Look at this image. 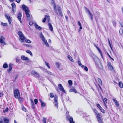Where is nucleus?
<instances>
[{"label":"nucleus","instance_id":"nucleus-62","mask_svg":"<svg viewBox=\"0 0 123 123\" xmlns=\"http://www.w3.org/2000/svg\"><path fill=\"white\" fill-rule=\"evenodd\" d=\"M45 62L47 66L49 65V63H47L46 61Z\"/></svg>","mask_w":123,"mask_h":123},{"label":"nucleus","instance_id":"nucleus-44","mask_svg":"<svg viewBox=\"0 0 123 123\" xmlns=\"http://www.w3.org/2000/svg\"><path fill=\"white\" fill-rule=\"evenodd\" d=\"M108 43H109V46H110V47L111 48V49L112 50V48L111 47V43H110V40H109V39H108Z\"/></svg>","mask_w":123,"mask_h":123},{"label":"nucleus","instance_id":"nucleus-36","mask_svg":"<svg viewBox=\"0 0 123 123\" xmlns=\"http://www.w3.org/2000/svg\"><path fill=\"white\" fill-rule=\"evenodd\" d=\"M44 43L46 46L48 47H49V46L48 43L47 41H45V42H44Z\"/></svg>","mask_w":123,"mask_h":123},{"label":"nucleus","instance_id":"nucleus-9","mask_svg":"<svg viewBox=\"0 0 123 123\" xmlns=\"http://www.w3.org/2000/svg\"><path fill=\"white\" fill-rule=\"evenodd\" d=\"M5 15L6 19L8 20L9 24L11 25V24L12 20L10 16L8 14H5Z\"/></svg>","mask_w":123,"mask_h":123},{"label":"nucleus","instance_id":"nucleus-35","mask_svg":"<svg viewBox=\"0 0 123 123\" xmlns=\"http://www.w3.org/2000/svg\"><path fill=\"white\" fill-rule=\"evenodd\" d=\"M42 121L43 122V123H46V118L45 117H43V118Z\"/></svg>","mask_w":123,"mask_h":123},{"label":"nucleus","instance_id":"nucleus-56","mask_svg":"<svg viewBox=\"0 0 123 123\" xmlns=\"http://www.w3.org/2000/svg\"><path fill=\"white\" fill-rule=\"evenodd\" d=\"M27 42L29 43H31V41L29 40L28 39L27 40Z\"/></svg>","mask_w":123,"mask_h":123},{"label":"nucleus","instance_id":"nucleus-31","mask_svg":"<svg viewBox=\"0 0 123 123\" xmlns=\"http://www.w3.org/2000/svg\"><path fill=\"white\" fill-rule=\"evenodd\" d=\"M1 25L3 26H6L7 25V23H4L2 22L1 23Z\"/></svg>","mask_w":123,"mask_h":123},{"label":"nucleus","instance_id":"nucleus-23","mask_svg":"<svg viewBox=\"0 0 123 123\" xmlns=\"http://www.w3.org/2000/svg\"><path fill=\"white\" fill-rule=\"evenodd\" d=\"M69 91L70 92H74L75 93L77 92V91L74 87H73L72 89H70L69 90Z\"/></svg>","mask_w":123,"mask_h":123},{"label":"nucleus","instance_id":"nucleus-55","mask_svg":"<svg viewBox=\"0 0 123 123\" xmlns=\"http://www.w3.org/2000/svg\"><path fill=\"white\" fill-rule=\"evenodd\" d=\"M31 105H34L33 101L32 100H31Z\"/></svg>","mask_w":123,"mask_h":123},{"label":"nucleus","instance_id":"nucleus-8","mask_svg":"<svg viewBox=\"0 0 123 123\" xmlns=\"http://www.w3.org/2000/svg\"><path fill=\"white\" fill-rule=\"evenodd\" d=\"M97 115V119L99 123H103V122L102 120L101 115L99 113Z\"/></svg>","mask_w":123,"mask_h":123},{"label":"nucleus","instance_id":"nucleus-49","mask_svg":"<svg viewBox=\"0 0 123 123\" xmlns=\"http://www.w3.org/2000/svg\"><path fill=\"white\" fill-rule=\"evenodd\" d=\"M84 117H88L89 115H87L86 113H85L84 114Z\"/></svg>","mask_w":123,"mask_h":123},{"label":"nucleus","instance_id":"nucleus-5","mask_svg":"<svg viewBox=\"0 0 123 123\" xmlns=\"http://www.w3.org/2000/svg\"><path fill=\"white\" fill-rule=\"evenodd\" d=\"M58 97L57 96L55 95L54 96V102H53V103L54 104V105L55 107L57 108H58Z\"/></svg>","mask_w":123,"mask_h":123},{"label":"nucleus","instance_id":"nucleus-39","mask_svg":"<svg viewBox=\"0 0 123 123\" xmlns=\"http://www.w3.org/2000/svg\"><path fill=\"white\" fill-rule=\"evenodd\" d=\"M98 80L100 84H102V82L101 80L99 78H98Z\"/></svg>","mask_w":123,"mask_h":123},{"label":"nucleus","instance_id":"nucleus-7","mask_svg":"<svg viewBox=\"0 0 123 123\" xmlns=\"http://www.w3.org/2000/svg\"><path fill=\"white\" fill-rule=\"evenodd\" d=\"M5 39V38L3 36H1L0 38V43L3 45H6V43L4 41Z\"/></svg>","mask_w":123,"mask_h":123},{"label":"nucleus","instance_id":"nucleus-40","mask_svg":"<svg viewBox=\"0 0 123 123\" xmlns=\"http://www.w3.org/2000/svg\"><path fill=\"white\" fill-rule=\"evenodd\" d=\"M100 95L102 99L103 102H105V101H104V99L103 98V97L101 93H100Z\"/></svg>","mask_w":123,"mask_h":123},{"label":"nucleus","instance_id":"nucleus-63","mask_svg":"<svg viewBox=\"0 0 123 123\" xmlns=\"http://www.w3.org/2000/svg\"><path fill=\"white\" fill-rule=\"evenodd\" d=\"M113 100L114 101V102L116 104V103H117V101L115 99H113Z\"/></svg>","mask_w":123,"mask_h":123},{"label":"nucleus","instance_id":"nucleus-25","mask_svg":"<svg viewBox=\"0 0 123 123\" xmlns=\"http://www.w3.org/2000/svg\"><path fill=\"white\" fill-rule=\"evenodd\" d=\"M118 85L121 88H122L123 87V84L121 82H119Z\"/></svg>","mask_w":123,"mask_h":123},{"label":"nucleus","instance_id":"nucleus-54","mask_svg":"<svg viewBox=\"0 0 123 123\" xmlns=\"http://www.w3.org/2000/svg\"><path fill=\"white\" fill-rule=\"evenodd\" d=\"M78 25L79 26H80L81 25V24L80 21H78Z\"/></svg>","mask_w":123,"mask_h":123},{"label":"nucleus","instance_id":"nucleus-11","mask_svg":"<svg viewBox=\"0 0 123 123\" xmlns=\"http://www.w3.org/2000/svg\"><path fill=\"white\" fill-rule=\"evenodd\" d=\"M31 74L34 75L36 78H37L39 77V75L37 72L34 71H32L31 72Z\"/></svg>","mask_w":123,"mask_h":123},{"label":"nucleus","instance_id":"nucleus-21","mask_svg":"<svg viewBox=\"0 0 123 123\" xmlns=\"http://www.w3.org/2000/svg\"><path fill=\"white\" fill-rule=\"evenodd\" d=\"M47 18H48V19H49V16H47V15H45V18L42 21L43 23H45V22Z\"/></svg>","mask_w":123,"mask_h":123},{"label":"nucleus","instance_id":"nucleus-52","mask_svg":"<svg viewBox=\"0 0 123 123\" xmlns=\"http://www.w3.org/2000/svg\"><path fill=\"white\" fill-rule=\"evenodd\" d=\"M18 99H19V100L21 101H22V100L23 99V98H20V97H19V98H18Z\"/></svg>","mask_w":123,"mask_h":123},{"label":"nucleus","instance_id":"nucleus-6","mask_svg":"<svg viewBox=\"0 0 123 123\" xmlns=\"http://www.w3.org/2000/svg\"><path fill=\"white\" fill-rule=\"evenodd\" d=\"M18 34L21 40L24 41L25 39V37L22 32L20 31H19L18 32Z\"/></svg>","mask_w":123,"mask_h":123},{"label":"nucleus","instance_id":"nucleus-34","mask_svg":"<svg viewBox=\"0 0 123 123\" xmlns=\"http://www.w3.org/2000/svg\"><path fill=\"white\" fill-rule=\"evenodd\" d=\"M50 96L51 98H52L54 97V94L52 93H51L50 94Z\"/></svg>","mask_w":123,"mask_h":123},{"label":"nucleus","instance_id":"nucleus-45","mask_svg":"<svg viewBox=\"0 0 123 123\" xmlns=\"http://www.w3.org/2000/svg\"><path fill=\"white\" fill-rule=\"evenodd\" d=\"M9 109L8 107L6 108L5 110H3V112H7L8 111Z\"/></svg>","mask_w":123,"mask_h":123},{"label":"nucleus","instance_id":"nucleus-53","mask_svg":"<svg viewBox=\"0 0 123 123\" xmlns=\"http://www.w3.org/2000/svg\"><path fill=\"white\" fill-rule=\"evenodd\" d=\"M4 95L3 93L2 92H0V97H2Z\"/></svg>","mask_w":123,"mask_h":123},{"label":"nucleus","instance_id":"nucleus-59","mask_svg":"<svg viewBox=\"0 0 123 123\" xmlns=\"http://www.w3.org/2000/svg\"><path fill=\"white\" fill-rule=\"evenodd\" d=\"M78 64H79V65L80 66V65H81V64H82L80 62V61H78Z\"/></svg>","mask_w":123,"mask_h":123},{"label":"nucleus","instance_id":"nucleus-48","mask_svg":"<svg viewBox=\"0 0 123 123\" xmlns=\"http://www.w3.org/2000/svg\"><path fill=\"white\" fill-rule=\"evenodd\" d=\"M97 107L99 108V109L101 107L100 105L98 104H97Z\"/></svg>","mask_w":123,"mask_h":123},{"label":"nucleus","instance_id":"nucleus-47","mask_svg":"<svg viewBox=\"0 0 123 123\" xmlns=\"http://www.w3.org/2000/svg\"><path fill=\"white\" fill-rule=\"evenodd\" d=\"M34 24V22L33 21H31L29 22V24L30 25H32Z\"/></svg>","mask_w":123,"mask_h":123},{"label":"nucleus","instance_id":"nucleus-16","mask_svg":"<svg viewBox=\"0 0 123 123\" xmlns=\"http://www.w3.org/2000/svg\"><path fill=\"white\" fill-rule=\"evenodd\" d=\"M40 38L42 39V40L44 43L45 42V41H47L45 39V38L43 35L42 32L41 33L40 35Z\"/></svg>","mask_w":123,"mask_h":123},{"label":"nucleus","instance_id":"nucleus-19","mask_svg":"<svg viewBox=\"0 0 123 123\" xmlns=\"http://www.w3.org/2000/svg\"><path fill=\"white\" fill-rule=\"evenodd\" d=\"M9 68L7 69V71L8 72L11 71L12 69V64L11 63L9 64Z\"/></svg>","mask_w":123,"mask_h":123},{"label":"nucleus","instance_id":"nucleus-4","mask_svg":"<svg viewBox=\"0 0 123 123\" xmlns=\"http://www.w3.org/2000/svg\"><path fill=\"white\" fill-rule=\"evenodd\" d=\"M14 94L15 98H18V97H20V93L18 89H15L14 91Z\"/></svg>","mask_w":123,"mask_h":123},{"label":"nucleus","instance_id":"nucleus-13","mask_svg":"<svg viewBox=\"0 0 123 123\" xmlns=\"http://www.w3.org/2000/svg\"><path fill=\"white\" fill-rule=\"evenodd\" d=\"M85 9H86V11H88V14L90 15V16L91 17V19L92 20V21H93V15L91 13V12H90V11L89 10L87 9L86 7H85Z\"/></svg>","mask_w":123,"mask_h":123},{"label":"nucleus","instance_id":"nucleus-17","mask_svg":"<svg viewBox=\"0 0 123 123\" xmlns=\"http://www.w3.org/2000/svg\"><path fill=\"white\" fill-rule=\"evenodd\" d=\"M107 66L108 68L111 70H112L113 69V67L110 62H108L107 64Z\"/></svg>","mask_w":123,"mask_h":123},{"label":"nucleus","instance_id":"nucleus-20","mask_svg":"<svg viewBox=\"0 0 123 123\" xmlns=\"http://www.w3.org/2000/svg\"><path fill=\"white\" fill-rule=\"evenodd\" d=\"M48 25L49 27V29L51 31H53V28L51 24L50 23H49L48 24Z\"/></svg>","mask_w":123,"mask_h":123},{"label":"nucleus","instance_id":"nucleus-14","mask_svg":"<svg viewBox=\"0 0 123 123\" xmlns=\"http://www.w3.org/2000/svg\"><path fill=\"white\" fill-rule=\"evenodd\" d=\"M4 122L3 121H0V123H8L9 122V119L6 117H5L3 119Z\"/></svg>","mask_w":123,"mask_h":123},{"label":"nucleus","instance_id":"nucleus-43","mask_svg":"<svg viewBox=\"0 0 123 123\" xmlns=\"http://www.w3.org/2000/svg\"><path fill=\"white\" fill-rule=\"evenodd\" d=\"M35 103L36 105H37L38 103V100L37 99H35L34 100Z\"/></svg>","mask_w":123,"mask_h":123},{"label":"nucleus","instance_id":"nucleus-15","mask_svg":"<svg viewBox=\"0 0 123 123\" xmlns=\"http://www.w3.org/2000/svg\"><path fill=\"white\" fill-rule=\"evenodd\" d=\"M12 10L13 12H15V9L16 8V6L14 3H13L12 4Z\"/></svg>","mask_w":123,"mask_h":123},{"label":"nucleus","instance_id":"nucleus-3","mask_svg":"<svg viewBox=\"0 0 123 123\" xmlns=\"http://www.w3.org/2000/svg\"><path fill=\"white\" fill-rule=\"evenodd\" d=\"M22 8L24 10L25 12L27 20H30V19L31 17L30 14L29 13V12H30V11L29 8L25 5H22Z\"/></svg>","mask_w":123,"mask_h":123},{"label":"nucleus","instance_id":"nucleus-29","mask_svg":"<svg viewBox=\"0 0 123 123\" xmlns=\"http://www.w3.org/2000/svg\"><path fill=\"white\" fill-rule=\"evenodd\" d=\"M68 82L70 86H71L72 85V81L71 80H69L68 81Z\"/></svg>","mask_w":123,"mask_h":123},{"label":"nucleus","instance_id":"nucleus-58","mask_svg":"<svg viewBox=\"0 0 123 123\" xmlns=\"http://www.w3.org/2000/svg\"><path fill=\"white\" fill-rule=\"evenodd\" d=\"M65 18H66V21H68V17L67 16V15H66L65 16Z\"/></svg>","mask_w":123,"mask_h":123},{"label":"nucleus","instance_id":"nucleus-42","mask_svg":"<svg viewBox=\"0 0 123 123\" xmlns=\"http://www.w3.org/2000/svg\"><path fill=\"white\" fill-rule=\"evenodd\" d=\"M84 69L85 70L87 71L88 70V68L86 66H85L84 67Z\"/></svg>","mask_w":123,"mask_h":123},{"label":"nucleus","instance_id":"nucleus-22","mask_svg":"<svg viewBox=\"0 0 123 123\" xmlns=\"http://www.w3.org/2000/svg\"><path fill=\"white\" fill-rule=\"evenodd\" d=\"M21 59L25 61L28 60V59L27 57H25V56H22L21 57Z\"/></svg>","mask_w":123,"mask_h":123},{"label":"nucleus","instance_id":"nucleus-1","mask_svg":"<svg viewBox=\"0 0 123 123\" xmlns=\"http://www.w3.org/2000/svg\"><path fill=\"white\" fill-rule=\"evenodd\" d=\"M51 3L53 6L55 12L58 15H60L61 17L63 16V15L62 12L61 7L59 5L56 6L54 0H52Z\"/></svg>","mask_w":123,"mask_h":123},{"label":"nucleus","instance_id":"nucleus-37","mask_svg":"<svg viewBox=\"0 0 123 123\" xmlns=\"http://www.w3.org/2000/svg\"><path fill=\"white\" fill-rule=\"evenodd\" d=\"M42 107H44L45 106V104L43 102L41 103Z\"/></svg>","mask_w":123,"mask_h":123},{"label":"nucleus","instance_id":"nucleus-41","mask_svg":"<svg viewBox=\"0 0 123 123\" xmlns=\"http://www.w3.org/2000/svg\"><path fill=\"white\" fill-rule=\"evenodd\" d=\"M56 64L57 67L58 68L60 67V64L58 62H56Z\"/></svg>","mask_w":123,"mask_h":123},{"label":"nucleus","instance_id":"nucleus-38","mask_svg":"<svg viewBox=\"0 0 123 123\" xmlns=\"http://www.w3.org/2000/svg\"><path fill=\"white\" fill-rule=\"evenodd\" d=\"M22 110L23 111L25 112H26V109L23 106H22Z\"/></svg>","mask_w":123,"mask_h":123},{"label":"nucleus","instance_id":"nucleus-2","mask_svg":"<svg viewBox=\"0 0 123 123\" xmlns=\"http://www.w3.org/2000/svg\"><path fill=\"white\" fill-rule=\"evenodd\" d=\"M91 57L94 62L97 68H99V65L101 66V63L99 59L94 54L91 55Z\"/></svg>","mask_w":123,"mask_h":123},{"label":"nucleus","instance_id":"nucleus-30","mask_svg":"<svg viewBox=\"0 0 123 123\" xmlns=\"http://www.w3.org/2000/svg\"><path fill=\"white\" fill-rule=\"evenodd\" d=\"M123 30L122 29H120L119 31V33L120 35H122L123 34Z\"/></svg>","mask_w":123,"mask_h":123},{"label":"nucleus","instance_id":"nucleus-24","mask_svg":"<svg viewBox=\"0 0 123 123\" xmlns=\"http://www.w3.org/2000/svg\"><path fill=\"white\" fill-rule=\"evenodd\" d=\"M68 59L72 62H74V60L72 58V57L69 55H68Z\"/></svg>","mask_w":123,"mask_h":123},{"label":"nucleus","instance_id":"nucleus-27","mask_svg":"<svg viewBox=\"0 0 123 123\" xmlns=\"http://www.w3.org/2000/svg\"><path fill=\"white\" fill-rule=\"evenodd\" d=\"M8 67V65L6 62L5 63L3 66V68H7Z\"/></svg>","mask_w":123,"mask_h":123},{"label":"nucleus","instance_id":"nucleus-33","mask_svg":"<svg viewBox=\"0 0 123 123\" xmlns=\"http://www.w3.org/2000/svg\"><path fill=\"white\" fill-rule=\"evenodd\" d=\"M99 109L103 113H105V111L103 109L102 107L101 108H100Z\"/></svg>","mask_w":123,"mask_h":123},{"label":"nucleus","instance_id":"nucleus-61","mask_svg":"<svg viewBox=\"0 0 123 123\" xmlns=\"http://www.w3.org/2000/svg\"><path fill=\"white\" fill-rule=\"evenodd\" d=\"M100 53V54H101V57L102 58V59H103V54H102V52Z\"/></svg>","mask_w":123,"mask_h":123},{"label":"nucleus","instance_id":"nucleus-51","mask_svg":"<svg viewBox=\"0 0 123 123\" xmlns=\"http://www.w3.org/2000/svg\"><path fill=\"white\" fill-rule=\"evenodd\" d=\"M104 101L105 102V104L107 103V99L106 98H105L104 99Z\"/></svg>","mask_w":123,"mask_h":123},{"label":"nucleus","instance_id":"nucleus-46","mask_svg":"<svg viewBox=\"0 0 123 123\" xmlns=\"http://www.w3.org/2000/svg\"><path fill=\"white\" fill-rule=\"evenodd\" d=\"M94 112L95 113V114H98V113H99L98 112V111L97 110L95 109H94Z\"/></svg>","mask_w":123,"mask_h":123},{"label":"nucleus","instance_id":"nucleus-32","mask_svg":"<svg viewBox=\"0 0 123 123\" xmlns=\"http://www.w3.org/2000/svg\"><path fill=\"white\" fill-rule=\"evenodd\" d=\"M112 23L113 26L115 27H116V22L115 21H113L112 22Z\"/></svg>","mask_w":123,"mask_h":123},{"label":"nucleus","instance_id":"nucleus-57","mask_svg":"<svg viewBox=\"0 0 123 123\" xmlns=\"http://www.w3.org/2000/svg\"><path fill=\"white\" fill-rule=\"evenodd\" d=\"M97 49L100 53L102 52L100 49L99 48H98Z\"/></svg>","mask_w":123,"mask_h":123},{"label":"nucleus","instance_id":"nucleus-28","mask_svg":"<svg viewBox=\"0 0 123 123\" xmlns=\"http://www.w3.org/2000/svg\"><path fill=\"white\" fill-rule=\"evenodd\" d=\"M26 52L27 53L30 54V55L31 56H32L33 55H32V53H31V52L30 50H26Z\"/></svg>","mask_w":123,"mask_h":123},{"label":"nucleus","instance_id":"nucleus-60","mask_svg":"<svg viewBox=\"0 0 123 123\" xmlns=\"http://www.w3.org/2000/svg\"><path fill=\"white\" fill-rule=\"evenodd\" d=\"M93 45L97 49L98 48L97 45L95 43H93Z\"/></svg>","mask_w":123,"mask_h":123},{"label":"nucleus","instance_id":"nucleus-50","mask_svg":"<svg viewBox=\"0 0 123 123\" xmlns=\"http://www.w3.org/2000/svg\"><path fill=\"white\" fill-rule=\"evenodd\" d=\"M46 72L48 74H49L50 75H52V73H51V72H50L49 71H46Z\"/></svg>","mask_w":123,"mask_h":123},{"label":"nucleus","instance_id":"nucleus-64","mask_svg":"<svg viewBox=\"0 0 123 123\" xmlns=\"http://www.w3.org/2000/svg\"><path fill=\"white\" fill-rule=\"evenodd\" d=\"M39 101L41 103H43V101H42V99H39Z\"/></svg>","mask_w":123,"mask_h":123},{"label":"nucleus","instance_id":"nucleus-26","mask_svg":"<svg viewBox=\"0 0 123 123\" xmlns=\"http://www.w3.org/2000/svg\"><path fill=\"white\" fill-rule=\"evenodd\" d=\"M69 121L70 123H75L73 121V119L72 117H70L69 118Z\"/></svg>","mask_w":123,"mask_h":123},{"label":"nucleus","instance_id":"nucleus-10","mask_svg":"<svg viewBox=\"0 0 123 123\" xmlns=\"http://www.w3.org/2000/svg\"><path fill=\"white\" fill-rule=\"evenodd\" d=\"M58 88L60 90L62 91L63 92H64V93H66V92L65 90H64V88L63 87L61 84H59L58 86Z\"/></svg>","mask_w":123,"mask_h":123},{"label":"nucleus","instance_id":"nucleus-12","mask_svg":"<svg viewBox=\"0 0 123 123\" xmlns=\"http://www.w3.org/2000/svg\"><path fill=\"white\" fill-rule=\"evenodd\" d=\"M22 15L21 12H19L17 15V18L21 23H22L21 18Z\"/></svg>","mask_w":123,"mask_h":123},{"label":"nucleus","instance_id":"nucleus-18","mask_svg":"<svg viewBox=\"0 0 123 123\" xmlns=\"http://www.w3.org/2000/svg\"><path fill=\"white\" fill-rule=\"evenodd\" d=\"M35 28L37 29H38L39 30H41L42 29V28L38 25L36 23H35Z\"/></svg>","mask_w":123,"mask_h":123}]
</instances>
